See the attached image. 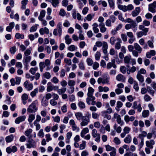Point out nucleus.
<instances>
[{"label": "nucleus", "mask_w": 156, "mask_h": 156, "mask_svg": "<svg viewBox=\"0 0 156 156\" xmlns=\"http://www.w3.org/2000/svg\"><path fill=\"white\" fill-rule=\"evenodd\" d=\"M23 86L27 90H30L33 88V85L32 83H29L28 81L27 80L23 83Z\"/></svg>", "instance_id": "obj_7"}, {"label": "nucleus", "mask_w": 156, "mask_h": 156, "mask_svg": "<svg viewBox=\"0 0 156 156\" xmlns=\"http://www.w3.org/2000/svg\"><path fill=\"white\" fill-rule=\"evenodd\" d=\"M149 114V112L148 110H144L142 113V116L143 117L145 118L147 117Z\"/></svg>", "instance_id": "obj_44"}, {"label": "nucleus", "mask_w": 156, "mask_h": 156, "mask_svg": "<svg viewBox=\"0 0 156 156\" xmlns=\"http://www.w3.org/2000/svg\"><path fill=\"white\" fill-rule=\"evenodd\" d=\"M62 26L60 23H59L57 26V28L54 30L53 34L54 35L57 36L58 35H58L60 37L62 34Z\"/></svg>", "instance_id": "obj_2"}, {"label": "nucleus", "mask_w": 156, "mask_h": 156, "mask_svg": "<svg viewBox=\"0 0 156 156\" xmlns=\"http://www.w3.org/2000/svg\"><path fill=\"white\" fill-rule=\"evenodd\" d=\"M151 99V97L147 94H145L144 97V99L146 101H150Z\"/></svg>", "instance_id": "obj_63"}, {"label": "nucleus", "mask_w": 156, "mask_h": 156, "mask_svg": "<svg viewBox=\"0 0 156 156\" xmlns=\"http://www.w3.org/2000/svg\"><path fill=\"white\" fill-rule=\"evenodd\" d=\"M39 32L41 35H43L44 34H48L49 33V29L46 27L41 28L39 30Z\"/></svg>", "instance_id": "obj_13"}, {"label": "nucleus", "mask_w": 156, "mask_h": 156, "mask_svg": "<svg viewBox=\"0 0 156 156\" xmlns=\"http://www.w3.org/2000/svg\"><path fill=\"white\" fill-rule=\"evenodd\" d=\"M118 7L119 9L122 10L124 12L126 11V5H118Z\"/></svg>", "instance_id": "obj_43"}, {"label": "nucleus", "mask_w": 156, "mask_h": 156, "mask_svg": "<svg viewBox=\"0 0 156 156\" xmlns=\"http://www.w3.org/2000/svg\"><path fill=\"white\" fill-rule=\"evenodd\" d=\"M68 84L70 87H73L75 84V81L73 80H69L68 81Z\"/></svg>", "instance_id": "obj_47"}, {"label": "nucleus", "mask_w": 156, "mask_h": 156, "mask_svg": "<svg viewBox=\"0 0 156 156\" xmlns=\"http://www.w3.org/2000/svg\"><path fill=\"white\" fill-rule=\"evenodd\" d=\"M130 130V129L129 127L126 126L123 129V132L120 134L121 137L122 138H124L126 136V135L129 132Z\"/></svg>", "instance_id": "obj_10"}, {"label": "nucleus", "mask_w": 156, "mask_h": 156, "mask_svg": "<svg viewBox=\"0 0 156 156\" xmlns=\"http://www.w3.org/2000/svg\"><path fill=\"white\" fill-rule=\"evenodd\" d=\"M112 67L116 69L117 67L116 65L115 64L113 65L112 63L111 62H108L107 65V69H110Z\"/></svg>", "instance_id": "obj_37"}, {"label": "nucleus", "mask_w": 156, "mask_h": 156, "mask_svg": "<svg viewBox=\"0 0 156 156\" xmlns=\"http://www.w3.org/2000/svg\"><path fill=\"white\" fill-rule=\"evenodd\" d=\"M110 7L113 9L115 5L114 2L113 0H108Z\"/></svg>", "instance_id": "obj_48"}, {"label": "nucleus", "mask_w": 156, "mask_h": 156, "mask_svg": "<svg viewBox=\"0 0 156 156\" xmlns=\"http://www.w3.org/2000/svg\"><path fill=\"white\" fill-rule=\"evenodd\" d=\"M130 23L131 28L132 29L134 32H136L137 29V25L136 24V23L134 21H133Z\"/></svg>", "instance_id": "obj_21"}, {"label": "nucleus", "mask_w": 156, "mask_h": 156, "mask_svg": "<svg viewBox=\"0 0 156 156\" xmlns=\"http://www.w3.org/2000/svg\"><path fill=\"white\" fill-rule=\"evenodd\" d=\"M99 64L97 62H95L93 64V68L94 69H96L99 67Z\"/></svg>", "instance_id": "obj_64"}, {"label": "nucleus", "mask_w": 156, "mask_h": 156, "mask_svg": "<svg viewBox=\"0 0 156 156\" xmlns=\"http://www.w3.org/2000/svg\"><path fill=\"white\" fill-rule=\"evenodd\" d=\"M94 90L92 87H90L88 89L87 96H93Z\"/></svg>", "instance_id": "obj_22"}, {"label": "nucleus", "mask_w": 156, "mask_h": 156, "mask_svg": "<svg viewBox=\"0 0 156 156\" xmlns=\"http://www.w3.org/2000/svg\"><path fill=\"white\" fill-rule=\"evenodd\" d=\"M108 48V45L107 43L106 42H104L103 43L102 49L103 53L104 54H106L107 52V49Z\"/></svg>", "instance_id": "obj_24"}, {"label": "nucleus", "mask_w": 156, "mask_h": 156, "mask_svg": "<svg viewBox=\"0 0 156 156\" xmlns=\"http://www.w3.org/2000/svg\"><path fill=\"white\" fill-rule=\"evenodd\" d=\"M13 135L12 134H11L6 137L5 140L6 142L9 143L13 140Z\"/></svg>", "instance_id": "obj_31"}, {"label": "nucleus", "mask_w": 156, "mask_h": 156, "mask_svg": "<svg viewBox=\"0 0 156 156\" xmlns=\"http://www.w3.org/2000/svg\"><path fill=\"white\" fill-rule=\"evenodd\" d=\"M43 76L45 78L48 79H49L51 77L50 73L48 72H46L44 73Z\"/></svg>", "instance_id": "obj_45"}, {"label": "nucleus", "mask_w": 156, "mask_h": 156, "mask_svg": "<svg viewBox=\"0 0 156 156\" xmlns=\"http://www.w3.org/2000/svg\"><path fill=\"white\" fill-rule=\"evenodd\" d=\"M15 23L14 22L10 23L9 26H7L6 28V30L7 31L10 32L11 31L12 29L14 27Z\"/></svg>", "instance_id": "obj_18"}, {"label": "nucleus", "mask_w": 156, "mask_h": 156, "mask_svg": "<svg viewBox=\"0 0 156 156\" xmlns=\"http://www.w3.org/2000/svg\"><path fill=\"white\" fill-rule=\"evenodd\" d=\"M101 113H102V115L104 117V118H106L109 120L111 119V115L106 114L105 111L102 112Z\"/></svg>", "instance_id": "obj_38"}, {"label": "nucleus", "mask_w": 156, "mask_h": 156, "mask_svg": "<svg viewBox=\"0 0 156 156\" xmlns=\"http://www.w3.org/2000/svg\"><path fill=\"white\" fill-rule=\"evenodd\" d=\"M116 79L118 81L124 82L125 81L126 78L122 74H119L117 76Z\"/></svg>", "instance_id": "obj_14"}, {"label": "nucleus", "mask_w": 156, "mask_h": 156, "mask_svg": "<svg viewBox=\"0 0 156 156\" xmlns=\"http://www.w3.org/2000/svg\"><path fill=\"white\" fill-rule=\"evenodd\" d=\"M75 115L76 119L78 120H80L81 119H83V114L80 112H77L75 113Z\"/></svg>", "instance_id": "obj_27"}, {"label": "nucleus", "mask_w": 156, "mask_h": 156, "mask_svg": "<svg viewBox=\"0 0 156 156\" xmlns=\"http://www.w3.org/2000/svg\"><path fill=\"white\" fill-rule=\"evenodd\" d=\"M34 124L36 127V129L37 130H39L41 128V126L40 124L37 121H34Z\"/></svg>", "instance_id": "obj_57"}, {"label": "nucleus", "mask_w": 156, "mask_h": 156, "mask_svg": "<svg viewBox=\"0 0 156 156\" xmlns=\"http://www.w3.org/2000/svg\"><path fill=\"white\" fill-rule=\"evenodd\" d=\"M147 91L152 96H154L155 91L154 90H152L151 87L149 86H147Z\"/></svg>", "instance_id": "obj_34"}, {"label": "nucleus", "mask_w": 156, "mask_h": 156, "mask_svg": "<svg viewBox=\"0 0 156 156\" xmlns=\"http://www.w3.org/2000/svg\"><path fill=\"white\" fill-rule=\"evenodd\" d=\"M26 118V117L25 115L19 116L16 119L15 122L16 124H19L20 122L24 121Z\"/></svg>", "instance_id": "obj_11"}, {"label": "nucleus", "mask_w": 156, "mask_h": 156, "mask_svg": "<svg viewBox=\"0 0 156 156\" xmlns=\"http://www.w3.org/2000/svg\"><path fill=\"white\" fill-rule=\"evenodd\" d=\"M118 42H117L115 45V48L116 49L119 50L120 48L121 44L120 43H122V41L119 38H118L117 39Z\"/></svg>", "instance_id": "obj_26"}, {"label": "nucleus", "mask_w": 156, "mask_h": 156, "mask_svg": "<svg viewBox=\"0 0 156 156\" xmlns=\"http://www.w3.org/2000/svg\"><path fill=\"white\" fill-rule=\"evenodd\" d=\"M89 131V130L86 127L84 128L81 132V136L82 138L84 137L85 134L88 133Z\"/></svg>", "instance_id": "obj_16"}, {"label": "nucleus", "mask_w": 156, "mask_h": 156, "mask_svg": "<svg viewBox=\"0 0 156 156\" xmlns=\"http://www.w3.org/2000/svg\"><path fill=\"white\" fill-rule=\"evenodd\" d=\"M139 29L146 34L148 31V28H146L144 25H140L139 26Z\"/></svg>", "instance_id": "obj_30"}, {"label": "nucleus", "mask_w": 156, "mask_h": 156, "mask_svg": "<svg viewBox=\"0 0 156 156\" xmlns=\"http://www.w3.org/2000/svg\"><path fill=\"white\" fill-rule=\"evenodd\" d=\"M91 135L94 138H95V140L99 143L100 139V135L99 133H97V130L95 129H94L92 130Z\"/></svg>", "instance_id": "obj_3"}, {"label": "nucleus", "mask_w": 156, "mask_h": 156, "mask_svg": "<svg viewBox=\"0 0 156 156\" xmlns=\"http://www.w3.org/2000/svg\"><path fill=\"white\" fill-rule=\"evenodd\" d=\"M140 7H137L135 8V9L132 12L131 14L133 17L137 16L140 13Z\"/></svg>", "instance_id": "obj_12"}, {"label": "nucleus", "mask_w": 156, "mask_h": 156, "mask_svg": "<svg viewBox=\"0 0 156 156\" xmlns=\"http://www.w3.org/2000/svg\"><path fill=\"white\" fill-rule=\"evenodd\" d=\"M86 142L85 141H82V144H80V150H83L86 147Z\"/></svg>", "instance_id": "obj_51"}, {"label": "nucleus", "mask_w": 156, "mask_h": 156, "mask_svg": "<svg viewBox=\"0 0 156 156\" xmlns=\"http://www.w3.org/2000/svg\"><path fill=\"white\" fill-rule=\"evenodd\" d=\"M95 98V97L93 96H88L86 98V102L89 105L90 104V101L92 100H94Z\"/></svg>", "instance_id": "obj_29"}, {"label": "nucleus", "mask_w": 156, "mask_h": 156, "mask_svg": "<svg viewBox=\"0 0 156 156\" xmlns=\"http://www.w3.org/2000/svg\"><path fill=\"white\" fill-rule=\"evenodd\" d=\"M109 76H108L104 78L103 79L102 83L103 84L105 83L108 84L109 82Z\"/></svg>", "instance_id": "obj_54"}, {"label": "nucleus", "mask_w": 156, "mask_h": 156, "mask_svg": "<svg viewBox=\"0 0 156 156\" xmlns=\"http://www.w3.org/2000/svg\"><path fill=\"white\" fill-rule=\"evenodd\" d=\"M27 143L26 144L27 148H34L36 146V143L32 139H29L27 141Z\"/></svg>", "instance_id": "obj_4"}, {"label": "nucleus", "mask_w": 156, "mask_h": 156, "mask_svg": "<svg viewBox=\"0 0 156 156\" xmlns=\"http://www.w3.org/2000/svg\"><path fill=\"white\" fill-rule=\"evenodd\" d=\"M148 10L152 13H155L156 12L155 7L152 4L149 5Z\"/></svg>", "instance_id": "obj_35"}, {"label": "nucleus", "mask_w": 156, "mask_h": 156, "mask_svg": "<svg viewBox=\"0 0 156 156\" xmlns=\"http://www.w3.org/2000/svg\"><path fill=\"white\" fill-rule=\"evenodd\" d=\"M106 148V150L107 151H109L112 150L115 148L114 147H112L109 145H105Z\"/></svg>", "instance_id": "obj_49"}, {"label": "nucleus", "mask_w": 156, "mask_h": 156, "mask_svg": "<svg viewBox=\"0 0 156 156\" xmlns=\"http://www.w3.org/2000/svg\"><path fill=\"white\" fill-rule=\"evenodd\" d=\"M69 124L71 126L72 130L73 131L78 132L79 131L80 128L77 126L74 120H70L69 122Z\"/></svg>", "instance_id": "obj_5"}, {"label": "nucleus", "mask_w": 156, "mask_h": 156, "mask_svg": "<svg viewBox=\"0 0 156 156\" xmlns=\"http://www.w3.org/2000/svg\"><path fill=\"white\" fill-rule=\"evenodd\" d=\"M37 104L38 101L37 100L34 101L27 108V112L29 113H34L36 112L37 110V108L36 105Z\"/></svg>", "instance_id": "obj_1"}, {"label": "nucleus", "mask_w": 156, "mask_h": 156, "mask_svg": "<svg viewBox=\"0 0 156 156\" xmlns=\"http://www.w3.org/2000/svg\"><path fill=\"white\" fill-rule=\"evenodd\" d=\"M66 41V43L67 44H70L72 41V39L69 38V36L68 35H66L65 38Z\"/></svg>", "instance_id": "obj_36"}, {"label": "nucleus", "mask_w": 156, "mask_h": 156, "mask_svg": "<svg viewBox=\"0 0 156 156\" xmlns=\"http://www.w3.org/2000/svg\"><path fill=\"white\" fill-rule=\"evenodd\" d=\"M38 89L37 88L35 89L33 91L31 92L30 94L31 96L32 97H34L38 93Z\"/></svg>", "instance_id": "obj_41"}, {"label": "nucleus", "mask_w": 156, "mask_h": 156, "mask_svg": "<svg viewBox=\"0 0 156 156\" xmlns=\"http://www.w3.org/2000/svg\"><path fill=\"white\" fill-rule=\"evenodd\" d=\"M31 57L30 56H24L23 60V63H28L30 61Z\"/></svg>", "instance_id": "obj_20"}, {"label": "nucleus", "mask_w": 156, "mask_h": 156, "mask_svg": "<svg viewBox=\"0 0 156 156\" xmlns=\"http://www.w3.org/2000/svg\"><path fill=\"white\" fill-rule=\"evenodd\" d=\"M86 62L87 65L89 66H92L93 63V62L92 59L90 58H88L86 59Z\"/></svg>", "instance_id": "obj_52"}, {"label": "nucleus", "mask_w": 156, "mask_h": 156, "mask_svg": "<svg viewBox=\"0 0 156 156\" xmlns=\"http://www.w3.org/2000/svg\"><path fill=\"white\" fill-rule=\"evenodd\" d=\"M79 68L82 70H85V66H84L83 63L82 61L79 64Z\"/></svg>", "instance_id": "obj_55"}, {"label": "nucleus", "mask_w": 156, "mask_h": 156, "mask_svg": "<svg viewBox=\"0 0 156 156\" xmlns=\"http://www.w3.org/2000/svg\"><path fill=\"white\" fill-rule=\"evenodd\" d=\"M114 142L116 145H119L121 143L120 140L117 137H115L114 139Z\"/></svg>", "instance_id": "obj_58"}, {"label": "nucleus", "mask_w": 156, "mask_h": 156, "mask_svg": "<svg viewBox=\"0 0 156 156\" xmlns=\"http://www.w3.org/2000/svg\"><path fill=\"white\" fill-rule=\"evenodd\" d=\"M46 14V12L45 10H42L41 11L39 16L38 17L39 20H42V19L45 16Z\"/></svg>", "instance_id": "obj_23"}, {"label": "nucleus", "mask_w": 156, "mask_h": 156, "mask_svg": "<svg viewBox=\"0 0 156 156\" xmlns=\"http://www.w3.org/2000/svg\"><path fill=\"white\" fill-rule=\"evenodd\" d=\"M136 78L140 83H142L144 82V77L141 74H140L139 73H137L136 75Z\"/></svg>", "instance_id": "obj_19"}, {"label": "nucleus", "mask_w": 156, "mask_h": 156, "mask_svg": "<svg viewBox=\"0 0 156 156\" xmlns=\"http://www.w3.org/2000/svg\"><path fill=\"white\" fill-rule=\"evenodd\" d=\"M77 49L76 47L74 45H71L68 48V50L71 51H74L75 49Z\"/></svg>", "instance_id": "obj_62"}, {"label": "nucleus", "mask_w": 156, "mask_h": 156, "mask_svg": "<svg viewBox=\"0 0 156 156\" xmlns=\"http://www.w3.org/2000/svg\"><path fill=\"white\" fill-rule=\"evenodd\" d=\"M101 56V55L100 52L98 51H97L95 55V59L97 61L99 60L100 59Z\"/></svg>", "instance_id": "obj_60"}, {"label": "nucleus", "mask_w": 156, "mask_h": 156, "mask_svg": "<svg viewBox=\"0 0 156 156\" xmlns=\"http://www.w3.org/2000/svg\"><path fill=\"white\" fill-rule=\"evenodd\" d=\"M50 2L53 6L55 8L58 6L59 3V0H51Z\"/></svg>", "instance_id": "obj_17"}, {"label": "nucleus", "mask_w": 156, "mask_h": 156, "mask_svg": "<svg viewBox=\"0 0 156 156\" xmlns=\"http://www.w3.org/2000/svg\"><path fill=\"white\" fill-rule=\"evenodd\" d=\"M15 37L16 38L18 39L20 38L23 39L24 38V35L23 34H20L19 33H16V34Z\"/></svg>", "instance_id": "obj_53"}, {"label": "nucleus", "mask_w": 156, "mask_h": 156, "mask_svg": "<svg viewBox=\"0 0 156 156\" xmlns=\"http://www.w3.org/2000/svg\"><path fill=\"white\" fill-rule=\"evenodd\" d=\"M66 90V87H62L61 89L58 90V93L59 94H61L65 93Z\"/></svg>", "instance_id": "obj_40"}, {"label": "nucleus", "mask_w": 156, "mask_h": 156, "mask_svg": "<svg viewBox=\"0 0 156 156\" xmlns=\"http://www.w3.org/2000/svg\"><path fill=\"white\" fill-rule=\"evenodd\" d=\"M133 88L136 91H138L139 90V87L138 84L136 81L134 82Z\"/></svg>", "instance_id": "obj_61"}, {"label": "nucleus", "mask_w": 156, "mask_h": 156, "mask_svg": "<svg viewBox=\"0 0 156 156\" xmlns=\"http://www.w3.org/2000/svg\"><path fill=\"white\" fill-rule=\"evenodd\" d=\"M132 138L130 135H128L124 139V142L127 144H129L131 141Z\"/></svg>", "instance_id": "obj_28"}, {"label": "nucleus", "mask_w": 156, "mask_h": 156, "mask_svg": "<svg viewBox=\"0 0 156 156\" xmlns=\"http://www.w3.org/2000/svg\"><path fill=\"white\" fill-rule=\"evenodd\" d=\"M92 116L93 119H98L99 115L98 114L95 112H93L92 114Z\"/></svg>", "instance_id": "obj_56"}, {"label": "nucleus", "mask_w": 156, "mask_h": 156, "mask_svg": "<svg viewBox=\"0 0 156 156\" xmlns=\"http://www.w3.org/2000/svg\"><path fill=\"white\" fill-rule=\"evenodd\" d=\"M90 122V119L88 117H83L80 124L81 126H84L87 125Z\"/></svg>", "instance_id": "obj_6"}, {"label": "nucleus", "mask_w": 156, "mask_h": 156, "mask_svg": "<svg viewBox=\"0 0 156 156\" xmlns=\"http://www.w3.org/2000/svg\"><path fill=\"white\" fill-rule=\"evenodd\" d=\"M35 118V115L33 114H30L28 117V121L30 123H31Z\"/></svg>", "instance_id": "obj_39"}, {"label": "nucleus", "mask_w": 156, "mask_h": 156, "mask_svg": "<svg viewBox=\"0 0 156 156\" xmlns=\"http://www.w3.org/2000/svg\"><path fill=\"white\" fill-rule=\"evenodd\" d=\"M132 108L134 109H137V111L139 112H140L142 110L141 104L139 103L138 104L136 101L133 102Z\"/></svg>", "instance_id": "obj_8"}, {"label": "nucleus", "mask_w": 156, "mask_h": 156, "mask_svg": "<svg viewBox=\"0 0 156 156\" xmlns=\"http://www.w3.org/2000/svg\"><path fill=\"white\" fill-rule=\"evenodd\" d=\"M155 144V141L154 140H147L146 141V146L152 149L153 148V145Z\"/></svg>", "instance_id": "obj_9"}, {"label": "nucleus", "mask_w": 156, "mask_h": 156, "mask_svg": "<svg viewBox=\"0 0 156 156\" xmlns=\"http://www.w3.org/2000/svg\"><path fill=\"white\" fill-rule=\"evenodd\" d=\"M38 136L41 137H43L44 136V133L43 132V130L42 129H41L39 131L38 134Z\"/></svg>", "instance_id": "obj_59"}, {"label": "nucleus", "mask_w": 156, "mask_h": 156, "mask_svg": "<svg viewBox=\"0 0 156 156\" xmlns=\"http://www.w3.org/2000/svg\"><path fill=\"white\" fill-rule=\"evenodd\" d=\"M93 30L95 33H98L99 31V30L98 28V25L96 23H94L92 25Z\"/></svg>", "instance_id": "obj_25"}, {"label": "nucleus", "mask_w": 156, "mask_h": 156, "mask_svg": "<svg viewBox=\"0 0 156 156\" xmlns=\"http://www.w3.org/2000/svg\"><path fill=\"white\" fill-rule=\"evenodd\" d=\"M134 47L136 50L139 53H140L141 52L142 48L138 43H134Z\"/></svg>", "instance_id": "obj_15"}, {"label": "nucleus", "mask_w": 156, "mask_h": 156, "mask_svg": "<svg viewBox=\"0 0 156 156\" xmlns=\"http://www.w3.org/2000/svg\"><path fill=\"white\" fill-rule=\"evenodd\" d=\"M78 105L79 107L81 109L84 108L86 107L85 103L81 101H79Z\"/></svg>", "instance_id": "obj_42"}, {"label": "nucleus", "mask_w": 156, "mask_h": 156, "mask_svg": "<svg viewBox=\"0 0 156 156\" xmlns=\"http://www.w3.org/2000/svg\"><path fill=\"white\" fill-rule=\"evenodd\" d=\"M10 51L11 54H14L17 51L16 47L15 46L12 47L10 48Z\"/></svg>", "instance_id": "obj_46"}, {"label": "nucleus", "mask_w": 156, "mask_h": 156, "mask_svg": "<svg viewBox=\"0 0 156 156\" xmlns=\"http://www.w3.org/2000/svg\"><path fill=\"white\" fill-rule=\"evenodd\" d=\"M41 105L43 107H46L48 105V100L45 98L44 97H43L41 102Z\"/></svg>", "instance_id": "obj_32"}, {"label": "nucleus", "mask_w": 156, "mask_h": 156, "mask_svg": "<svg viewBox=\"0 0 156 156\" xmlns=\"http://www.w3.org/2000/svg\"><path fill=\"white\" fill-rule=\"evenodd\" d=\"M147 135V132L145 131H143L141 134H139L138 137L141 140H144V137H145Z\"/></svg>", "instance_id": "obj_33"}, {"label": "nucleus", "mask_w": 156, "mask_h": 156, "mask_svg": "<svg viewBox=\"0 0 156 156\" xmlns=\"http://www.w3.org/2000/svg\"><path fill=\"white\" fill-rule=\"evenodd\" d=\"M32 129H29L26 130L25 132V135L27 136H29L30 134L32 132Z\"/></svg>", "instance_id": "obj_50"}]
</instances>
